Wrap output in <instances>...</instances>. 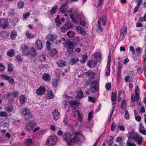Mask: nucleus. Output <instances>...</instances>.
Wrapping results in <instances>:
<instances>
[{"mask_svg":"<svg viewBox=\"0 0 146 146\" xmlns=\"http://www.w3.org/2000/svg\"><path fill=\"white\" fill-rule=\"evenodd\" d=\"M56 25L57 27L60 26L61 25L62 23L60 21V16L58 15L57 18L55 20Z\"/></svg>","mask_w":146,"mask_h":146,"instance_id":"nucleus-38","label":"nucleus"},{"mask_svg":"<svg viewBox=\"0 0 146 146\" xmlns=\"http://www.w3.org/2000/svg\"><path fill=\"white\" fill-rule=\"evenodd\" d=\"M126 146H136V144L134 143H131L128 140L126 143Z\"/></svg>","mask_w":146,"mask_h":146,"instance_id":"nucleus-54","label":"nucleus"},{"mask_svg":"<svg viewBox=\"0 0 146 146\" xmlns=\"http://www.w3.org/2000/svg\"><path fill=\"white\" fill-rule=\"evenodd\" d=\"M29 54L31 56H35L36 55V51L34 48L32 47L30 49Z\"/></svg>","mask_w":146,"mask_h":146,"instance_id":"nucleus-25","label":"nucleus"},{"mask_svg":"<svg viewBox=\"0 0 146 146\" xmlns=\"http://www.w3.org/2000/svg\"><path fill=\"white\" fill-rule=\"evenodd\" d=\"M111 100L112 101H116V96L115 93H112L111 95Z\"/></svg>","mask_w":146,"mask_h":146,"instance_id":"nucleus-50","label":"nucleus"},{"mask_svg":"<svg viewBox=\"0 0 146 146\" xmlns=\"http://www.w3.org/2000/svg\"><path fill=\"white\" fill-rule=\"evenodd\" d=\"M54 97V95L52 92H48L46 95V98L47 99H52Z\"/></svg>","mask_w":146,"mask_h":146,"instance_id":"nucleus-34","label":"nucleus"},{"mask_svg":"<svg viewBox=\"0 0 146 146\" xmlns=\"http://www.w3.org/2000/svg\"><path fill=\"white\" fill-rule=\"evenodd\" d=\"M57 64L58 66L60 67L65 66L66 65V62L64 60H62L58 61Z\"/></svg>","mask_w":146,"mask_h":146,"instance_id":"nucleus-23","label":"nucleus"},{"mask_svg":"<svg viewBox=\"0 0 146 146\" xmlns=\"http://www.w3.org/2000/svg\"><path fill=\"white\" fill-rule=\"evenodd\" d=\"M76 29L78 32L83 35H84L86 33V31L80 27H77Z\"/></svg>","mask_w":146,"mask_h":146,"instance_id":"nucleus-27","label":"nucleus"},{"mask_svg":"<svg viewBox=\"0 0 146 146\" xmlns=\"http://www.w3.org/2000/svg\"><path fill=\"white\" fill-rule=\"evenodd\" d=\"M58 142L57 138L55 135H52L50 136L46 141V144L49 146L55 145Z\"/></svg>","mask_w":146,"mask_h":146,"instance_id":"nucleus-5","label":"nucleus"},{"mask_svg":"<svg viewBox=\"0 0 146 146\" xmlns=\"http://www.w3.org/2000/svg\"><path fill=\"white\" fill-rule=\"evenodd\" d=\"M127 32V29L126 27H123L120 30L119 39L122 40L125 37Z\"/></svg>","mask_w":146,"mask_h":146,"instance_id":"nucleus-11","label":"nucleus"},{"mask_svg":"<svg viewBox=\"0 0 146 146\" xmlns=\"http://www.w3.org/2000/svg\"><path fill=\"white\" fill-rule=\"evenodd\" d=\"M106 23V17L105 16L100 18L98 22L97 31L98 32H101L103 30V26L105 25Z\"/></svg>","mask_w":146,"mask_h":146,"instance_id":"nucleus-3","label":"nucleus"},{"mask_svg":"<svg viewBox=\"0 0 146 146\" xmlns=\"http://www.w3.org/2000/svg\"><path fill=\"white\" fill-rule=\"evenodd\" d=\"M70 16L72 19V21L75 23H77L80 19V16L79 15H77L76 17H75L73 15L70 14Z\"/></svg>","mask_w":146,"mask_h":146,"instance_id":"nucleus-21","label":"nucleus"},{"mask_svg":"<svg viewBox=\"0 0 146 146\" xmlns=\"http://www.w3.org/2000/svg\"><path fill=\"white\" fill-rule=\"evenodd\" d=\"M33 140L32 139H28L25 141V143L27 146H29L32 144Z\"/></svg>","mask_w":146,"mask_h":146,"instance_id":"nucleus-41","label":"nucleus"},{"mask_svg":"<svg viewBox=\"0 0 146 146\" xmlns=\"http://www.w3.org/2000/svg\"><path fill=\"white\" fill-rule=\"evenodd\" d=\"M66 26L67 27L68 29L72 27H73V25L71 23H67L66 25Z\"/></svg>","mask_w":146,"mask_h":146,"instance_id":"nucleus-60","label":"nucleus"},{"mask_svg":"<svg viewBox=\"0 0 146 146\" xmlns=\"http://www.w3.org/2000/svg\"><path fill=\"white\" fill-rule=\"evenodd\" d=\"M122 68V64L119 63L118 64V65L117 68V71H121Z\"/></svg>","mask_w":146,"mask_h":146,"instance_id":"nucleus-57","label":"nucleus"},{"mask_svg":"<svg viewBox=\"0 0 146 146\" xmlns=\"http://www.w3.org/2000/svg\"><path fill=\"white\" fill-rule=\"evenodd\" d=\"M25 35L26 38L28 39H31L33 38L35 35L32 34L28 31H27L25 33Z\"/></svg>","mask_w":146,"mask_h":146,"instance_id":"nucleus-30","label":"nucleus"},{"mask_svg":"<svg viewBox=\"0 0 146 146\" xmlns=\"http://www.w3.org/2000/svg\"><path fill=\"white\" fill-rule=\"evenodd\" d=\"M29 49L28 46L25 45H23L21 49L22 54L24 56H28L29 54Z\"/></svg>","mask_w":146,"mask_h":146,"instance_id":"nucleus-10","label":"nucleus"},{"mask_svg":"<svg viewBox=\"0 0 146 146\" xmlns=\"http://www.w3.org/2000/svg\"><path fill=\"white\" fill-rule=\"evenodd\" d=\"M22 60V58L20 55H18L16 57L15 61L16 62H21Z\"/></svg>","mask_w":146,"mask_h":146,"instance_id":"nucleus-46","label":"nucleus"},{"mask_svg":"<svg viewBox=\"0 0 146 146\" xmlns=\"http://www.w3.org/2000/svg\"><path fill=\"white\" fill-rule=\"evenodd\" d=\"M112 102L113 103H112V105H113V107L112 109L111 112L110 114V119H111V118L112 115L114 111L115 108L116 106L115 101H113Z\"/></svg>","mask_w":146,"mask_h":146,"instance_id":"nucleus-31","label":"nucleus"},{"mask_svg":"<svg viewBox=\"0 0 146 146\" xmlns=\"http://www.w3.org/2000/svg\"><path fill=\"white\" fill-rule=\"evenodd\" d=\"M57 37V36L52 35H49L47 37V39L51 41H54Z\"/></svg>","mask_w":146,"mask_h":146,"instance_id":"nucleus-33","label":"nucleus"},{"mask_svg":"<svg viewBox=\"0 0 146 146\" xmlns=\"http://www.w3.org/2000/svg\"><path fill=\"white\" fill-rule=\"evenodd\" d=\"M20 113L22 116L26 119H29L32 117L30 110L27 108H23L21 109Z\"/></svg>","mask_w":146,"mask_h":146,"instance_id":"nucleus-4","label":"nucleus"},{"mask_svg":"<svg viewBox=\"0 0 146 146\" xmlns=\"http://www.w3.org/2000/svg\"><path fill=\"white\" fill-rule=\"evenodd\" d=\"M8 115L7 113L4 111L0 112V116L1 117H7Z\"/></svg>","mask_w":146,"mask_h":146,"instance_id":"nucleus-51","label":"nucleus"},{"mask_svg":"<svg viewBox=\"0 0 146 146\" xmlns=\"http://www.w3.org/2000/svg\"><path fill=\"white\" fill-rule=\"evenodd\" d=\"M118 128L121 131H124L125 128L124 126L119 125L118 126Z\"/></svg>","mask_w":146,"mask_h":146,"instance_id":"nucleus-59","label":"nucleus"},{"mask_svg":"<svg viewBox=\"0 0 146 146\" xmlns=\"http://www.w3.org/2000/svg\"><path fill=\"white\" fill-rule=\"evenodd\" d=\"M5 109L6 111L8 113H11L12 112L13 110V105L10 104L8 106L5 107Z\"/></svg>","mask_w":146,"mask_h":146,"instance_id":"nucleus-28","label":"nucleus"},{"mask_svg":"<svg viewBox=\"0 0 146 146\" xmlns=\"http://www.w3.org/2000/svg\"><path fill=\"white\" fill-rule=\"evenodd\" d=\"M140 127L139 128V130L140 132L144 135H145L146 134V130L143 125H142V123H140Z\"/></svg>","mask_w":146,"mask_h":146,"instance_id":"nucleus-24","label":"nucleus"},{"mask_svg":"<svg viewBox=\"0 0 146 146\" xmlns=\"http://www.w3.org/2000/svg\"><path fill=\"white\" fill-rule=\"evenodd\" d=\"M129 50L132 52L133 54L135 53V49L133 46H130L129 47Z\"/></svg>","mask_w":146,"mask_h":146,"instance_id":"nucleus-64","label":"nucleus"},{"mask_svg":"<svg viewBox=\"0 0 146 146\" xmlns=\"http://www.w3.org/2000/svg\"><path fill=\"white\" fill-rule=\"evenodd\" d=\"M19 95V92L17 91H14L12 93H8L7 94V98L8 99L15 98Z\"/></svg>","mask_w":146,"mask_h":146,"instance_id":"nucleus-12","label":"nucleus"},{"mask_svg":"<svg viewBox=\"0 0 146 146\" xmlns=\"http://www.w3.org/2000/svg\"><path fill=\"white\" fill-rule=\"evenodd\" d=\"M85 74L90 78H93L94 76V73L91 70H89L87 72H86Z\"/></svg>","mask_w":146,"mask_h":146,"instance_id":"nucleus-26","label":"nucleus"},{"mask_svg":"<svg viewBox=\"0 0 146 146\" xmlns=\"http://www.w3.org/2000/svg\"><path fill=\"white\" fill-rule=\"evenodd\" d=\"M126 102L125 100L122 101L121 104V108L122 109H125L126 108Z\"/></svg>","mask_w":146,"mask_h":146,"instance_id":"nucleus-43","label":"nucleus"},{"mask_svg":"<svg viewBox=\"0 0 146 146\" xmlns=\"http://www.w3.org/2000/svg\"><path fill=\"white\" fill-rule=\"evenodd\" d=\"M17 36V33L16 31L13 30L11 33V38L12 40L14 39Z\"/></svg>","mask_w":146,"mask_h":146,"instance_id":"nucleus-36","label":"nucleus"},{"mask_svg":"<svg viewBox=\"0 0 146 146\" xmlns=\"http://www.w3.org/2000/svg\"><path fill=\"white\" fill-rule=\"evenodd\" d=\"M80 24L82 26H85L86 24V21L84 19V20H82L80 22Z\"/></svg>","mask_w":146,"mask_h":146,"instance_id":"nucleus-61","label":"nucleus"},{"mask_svg":"<svg viewBox=\"0 0 146 146\" xmlns=\"http://www.w3.org/2000/svg\"><path fill=\"white\" fill-rule=\"evenodd\" d=\"M30 15V13L29 12H27L25 13L23 16V19H25Z\"/></svg>","mask_w":146,"mask_h":146,"instance_id":"nucleus-62","label":"nucleus"},{"mask_svg":"<svg viewBox=\"0 0 146 146\" xmlns=\"http://www.w3.org/2000/svg\"><path fill=\"white\" fill-rule=\"evenodd\" d=\"M94 112L92 111H91L90 112L88 115V121H90L93 117V114Z\"/></svg>","mask_w":146,"mask_h":146,"instance_id":"nucleus-49","label":"nucleus"},{"mask_svg":"<svg viewBox=\"0 0 146 146\" xmlns=\"http://www.w3.org/2000/svg\"><path fill=\"white\" fill-rule=\"evenodd\" d=\"M8 25V21L5 19H0V26L3 29L6 28Z\"/></svg>","mask_w":146,"mask_h":146,"instance_id":"nucleus-14","label":"nucleus"},{"mask_svg":"<svg viewBox=\"0 0 146 146\" xmlns=\"http://www.w3.org/2000/svg\"><path fill=\"white\" fill-rule=\"evenodd\" d=\"M64 47L68 48V52L70 54L72 53L74 49L73 43L70 40H67L65 42H63Z\"/></svg>","mask_w":146,"mask_h":146,"instance_id":"nucleus-6","label":"nucleus"},{"mask_svg":"<svg viewBox=\"0 0 146 146\" xmlns=\"http://www.w3.org/2000/svg\"><path fill=\"white\" fill-rule=\"evenodd\" d=\"M77 97L76 98H81L83 97V92L82 90L80 89H78L77 91Z\"/></svg>","mask_w":146,"mask_h":146,"instance_id":"nucleus-29","label":"nucleus"},{"mask_svg":"<svg viewBox=\"0 0 146 146\" xmlns=\"http://www.w3.org/2000/svg\"><path fill=\"white\" fill-rule=\"evenodd\" d=\"M37 125L35 121H30L27 123L25 127V129L28 132H30Z\"/></svg>","mask_w":146,"mask_h":146,"instance_id":"nucleus-7","label":"nucleus"},{"mask_svg":"<svg viewBox=\"0 0 146 146\" xmlns=\"http://www.w3.org/2000/svg\"><path fill=\"white\" fill-rule=\"evenodd\" d=\"M97 64L96 62L92 60H90L88 63V65L91 68L94 67L97 65Z\"/></svg>","mask_w":146,"mask_h":146,"instance_id":"nucleus-19","label":"nucleus"},{"mask_svg":"<svg viewBox=\"0 0 146 146\" xmlns=\"http://www.w3.org/2000/svg\"><path fill=\"white\" fill-rule=\"evenodd\" d=\"M58 7L56 5L52 7L51 10V13L52 14H54L56 11Z\"/></svg>","mask_w":146,"mask_h":146,"instance_id":"nucleus-44","label":"nucleus"},{"mask_svg":"<svg viewBox=\"0 0 146 146\" xmlns=\"http://www.w3.org/2000/svg\"><path fill=\"white\" fill-rule=\"evenodd\" d=\"M46 90L45 88L43 86H40L37 90L36 94L39 95H42Z\"/></svg>","mask_w":146,"mask_h":146,"instance_id":"nucleus-15","label":"nucleus"},{"mask_svg":"<svg viewBox=\"0 0 146 146\" xmlns=\"http://www.w3.org/2000/svg\"><path fill=\"white\" fill-rule=\"evenodd\" d=\"M39 59L41 62H44L46 60V56L45 55L41 54L39 56Z\"/></svg>","mask_w":146,"mask_h":146,"instance_id":"nucleus-45","label":"nucleus"},{"mask_svg":"<svg viewBox=\"0 0 146 146\" xmlns=\"http://www.w3.org/2000/svg\"><path fill=\"white\" fill-rule=\"evenodd\" d=\"M7 69L8 72H12L14 70L13 66V65L11 63L9 64L8 65Z\"/></svg>","mask_w":146,"mask_h":146,"instance_id":"nucleus-40","label":"nucleus"},{"mask_svg":"<svg viewBox=\"0 0 146 146\" xmlns=\"http://www.w3.org/2000/svg\"><path fill=\"white\" fill-rule=\"evenodd\" d=\"M128 75L130 77H133L134 76V72L133 71H130L128 73Z\"/></svg>","mask_w":146,"mask_h":146,"instance_id":"nucleus-56","label":"nucleus"},{"mask_svg":"<svg viewBox=\"0 0 146 146\" xmlns=\"http://www.w3.org/2000/svg\"><path fill=\"white\" fill-rule=\"evenodd\" d=\"M19 100L20 102L22 104H24L26 101L27 98L25 96L22 95L20 96Z\"/></svg>","mask_w":146,"mask_h":146,"instance_id":"nucleus-35","label":"nucleus"},{"mask_svg":"<svg viewBox=\"0 0 146 146\" xmlns=\"http://www.w3.org/2000/svg\"><path fill=\"white\" fill-rule=\"evenodd\" d=\"M56 128L55 126L54 125H52L50 126V130L52 131H56Z\"/></svg>","mask_w":146,"mask_h":146,"instance_id":"nucleus-58","label":"nucleus"},{"mask_svg":"<svg viewBox=\"0 0 146 146\" xmlns=\"http://www.w3.org/2000/svg\"><path fill=\"white\" fill-rule=\"evenodd\" d=\"M79 60L78 58H74L73 57H72L71 58L70 63L72 65H73L74 64H75Z\"/></svg>","mask_w":146,"mask_h":146,"instance_id":"nucleus-39","label":"nucleus"},{"mask_svg":"<svg viewBox=\"0 0 146 146\" xmlns=\"http://www.w3.org/2000/svg\"><path fill=\"white\" fill-rule=\"evenodd\" d=\"M127 137L129 139H133L138 145H141L142 143V137L137 133L130 132L128 133Z\"/></svg>","mask_w":146,"mask_h":146,"instance_id":"nucleus-2","label":"nucleus"},{"mask_svg":"<svg viewBox=\"0 0 146 146\" xmlns=\"http://www.w3.org/2000/svg\"><path fill=\"white\" fill-rule=\"evenodd\" d=\"M67 6L66 3H63L61 4L59 10L60 11L63 13H65L67 10Z\"/></svg>","mask_w":146,"mask_h":146,"instance_id":"nucleus-16","label":"nucleus"},{"mask_svg":"<svg viewBox=\"0 0 146 146\" xmlns=\"http://www.w3.org/2000/svg\"><path fill=\"white\" fill-rule=\"evenodd\" d=\"M79 102L76 100H71L69 102L70 105L75 110V108H77L79 106Z\"/></svg>","mask_w":146,"mask_h":146,"instance_id":"nucleus-13","label":"nucleus"},{"mask_svg":"<svg viewBox=\"0 0 146 146\" xmlns=\"http://www.w3.org/2000/svg\"><path fill=\"white\" fill-rule=\"evenodd\" d=\"M140 93V90L139 87L137 86H136L135 87V94L136 100L137 101L139 100L140 97L139 95Z\"/></svg>","mask_w":146,"mask_h":146,"instance_id":"nucleus-18","label":"nucleus"},{"mask_svg":"<svg viewBox=\"0 0 146 146\" xmlns=\"http://www.w3.org/2000/svg\"><path fill=\"white\" fill-rule=\"evenodd\" d=\"M60 113L57 109L54 110L52 114V119L55 120H57L60 118Z\"/></svg>","mask_w":146,"mask_h":146,"instance_id":"nucleus-8","label":"nucleus"},{"mask_svg":"<svg viewBox=\"0 0 146 146\" xmlns=\"http://www.w3.org/2000/svg\"><path fill=\"white\" fill-rule=\"evenodd\" d=\"M42 79L46 81H49L51 79L50 75L48 74H44L42 76Z\"/></svg>","mask_w":146,"mask_h":146,"instance_id":"nucleus-22","label":"nucleus"},{"mask_svg":"<svg viewBox=\"0 0 146 146\" xmlns=\"http://www.w3.org/2000/svg\"><path fill=\"white\" fill-rule=\"evenodd\" d=\"M24 6V4L21 1H19L18 4V7L19 8H22Z\"/></svg>","mask_w":146,"mask_h":146,"instance_id":"nucleus-52","label":"nucleus"},{"mask_svg":"<svg viewBox=\"0 0 146 146\" xmlns=\"http://www.w3.org/2000/svg\"><path fill=\"white\" fill-rule=\"evenodd\" d=\"M59 82V80L56 79H53L52 81V86L54 88H56L57 87L58 83Z\"/></svg>","mask_w":146,"mask_h":146,"instance_id":"nucleus-42","label":"nucleus"},{"mask_svg":"<svg viewBox=\"0 0 146 146\" xmlns=\"http://www.w3.org/2000/svg\"><path fill=\"white\" fill-rule=\"evenodd\" d=\"M35 46L38 50H41L42 49V43L40 40H37L35 43Z\"/></svg>","mask_w":146,"mask_h":146,"instance_id":"nucleus-17","label":"nucleus"},{"mask_svg":"<svg viewBox=\"0 0 146 146\" xmlns=\"http://www.w3.org/2000/svg\"><path fill=\"white\" fill-rule=\"evenodd\" d=\"M57 52V51L56 49H54L51 51L50 54L51 56H54L56 55Z\"/></svg>","mask_w":146,"mask_h":146,"instance_id":"nucleus-48","label":"nucleus"},{"mask_svg":"<svg viewBox=\"0 0 146 146\" xmlns=\"http://www.w3.org/2000/svg\"><path fill=\"white\" fill-rule=\"evenodd\" d=\"M63 138L64 141L70 145L82 140L83 136L79 133L75 132L72 135L70 132H66L64 134Z\"/></svg>","mask_w":146,"mask_h":146,"instance_id":"nucleus-1","label":"nucleus"},{"mask_svg":"<svg viewBox=\"0 0 146 146\" xmlns=\"http://www.w3.org/2000/svg\"><path fill=\"white\" fill-rule=\"evenodd\" d=\"M1 76L4 79L7 80L9 84H14V79L12 76H9L5 74H1Z\"/></svg>","mask_w":146,"mask_h":146,"instance_id":"nucleus-9","label":"nucleus"},{"mask_svg":"<svg viewBox=\"0 0 146 146\" xmlns=\"http://www.w3.org/2000/svg\"><path fill=\"white\" fill-rule=\"evenodd\" d=\"M129 115L128 111L125 110V112L124 117L126 119H128L129 118Z\"/></svg>","mask_w":146,"mask_h":146,"instance_id":"nucleus-53","label":"nucleus"},{"mask_svg":"<svg viewBox=\"0 0 146 146\" xmlns=\"http://www.w3.org/2000/svg\"><path fill=\"white\" fill-rule=\"evenodd\" d=\"M88 56L87 55H83L81 61L83 63H84L87 60Z\"/></svg>","mask_w":146,"mask_h":146,"instance_id":"nucleus-47","label":"nucleus"},{"mask_svg":"<svg viewBox=\"0 0 146 146\" xmlns=\"http://www.w3.org/2000/svg\"><path fill=\"white\" fill-rule=\"evenodd\" d=\"M142 1L143 0H137L136 2L137 4L134 9L133 13H135L137 12L138 8L142 2Z\"/></svg>","mask_w":146,"mask_h":146,"instance_id":"nucleus-20","label":"nucleus"},{"mask_svg":"<svg viewBox=\"0 0 146 146\" xmlns=\"http://www.w3.org/2000/svg\"><path fill=\"white\" fill-rule=\"evenodd\" d=\"M111 84L109 83L106 84L105 86L106 88L108 90H109L111 88Z\"/></svg>","mask_w":146,"mask_h":146,"instance_id":"nucleus-63","label":"nucleus"},{"mask_svg":"<svg viewBox=\"0 0 146 146\" xmlns=\"http://www.w3.org/2000/svg\"><path fill=\"white\" fill-rule=\"evenodd\" d=\"M7 54L8 56L12 57L15 54L14 50L12 49L9 50L7 51Z\"/></svg>","mask_w":146,"mask_h":146,"instance_id":"nucleus-32","label":"nucleus"},{"mask_svg":"<svg viewBox=\"0 0 146 146\" xmlns=\"http://www.w3.org/2000/svg\"><path fill=\"white\" fill-rule=\"evenodd\" d=\"M135 51L137 54H141L142 51V50L140 47H138L136 48Z\"/></svg>","mask_w":146,"mask_h":146,"instance_id":"nucleus-55","label":"nucleus"},{"mask_svg":"<svg viewBox=\"0 0 146 146\" xmlns=\"http://www.w3.org/2000/svg\"><path fill=\"white\" fill-rule=\"evenodd\" d=\"M76 111L78 113V120L79 121H81L83 118V116L82 115V112L79 111L77 110H76Z\"/></svg>","mask_w":146,"mask_h":146,"instance_id":"nucleus-37","label":"nucleus"}]
</instances>
